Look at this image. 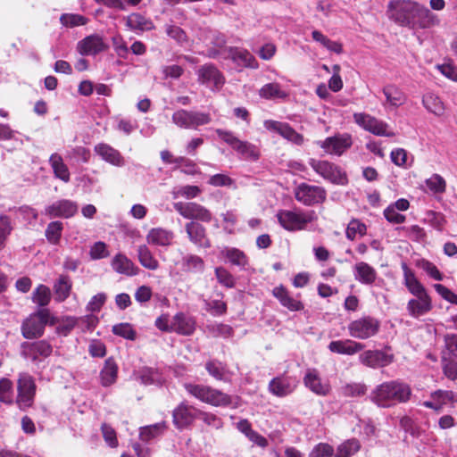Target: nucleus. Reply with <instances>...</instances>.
I'll return each instance as SVG.
<instances>
[{"label":"nucleus","instance_id":"nucleus-62","mask_svg":"<svg viewBox=\"0 0 457 457\" xmlns=\"http://www.w3.org/2000/svg\"><path fill=\"white\" fill-rule=\"evenodd\" d=\"M431 398L437 402L441 407L448 403L457 402V395L453 391L437 390L431 394Z\"/></svg>","mask_w":457,"mask_h":457},{"label":"nucleus","instance_id":"nucleus-58","mask_svg":"<svg viewBox=\"0 0 457 457\" xmlns=\"http://www.w3.org/2000/svg\"><path fill=\"white\" fill-rule=\"evenodd\" d=\"M198 419L212 428L219 429L223 426L221 418L212 412L199 410Z\"/></svg>","mask_w":457,"mask_h":457},{"label":"nucleus","instance_id":"nucleus-10","mask_svg":"<svg viewBox=\"0 0 457 457\" xmlns=\"http://www.w3.org/2000/svg\"><path fill=\"white\" fill-rule=\"evenodd\" d=\"M171 119L174 124L182 129H195L211 121V117L207 113L183 109L176 111Z\"/></svg>","mask_w":457,"mask_h":457},{"label":"nucleus","instance_id":"nucleus-20","mask_svg":"<svg viewBox=\"0 0 457 457\" xmlns=\"http://www.w3.org/2000/svg\"><path fill=\"white\" fill-rule=\"evenodd\" d=\"M185 230L189 241L201 248L211 247V241L207 236L206 228L197 221L191 220L185 225Z\"/></svg>","mask_w":457,"mask_h":457},{"label":"nucleus","instance_id":"nucleus-36","mask_svg":"<svg viewBox=\"0 0 457 457\" xmlns=\"http://www.w3.org/2000/svg\"><path fill=\"white\" fill-rule=\"evenodd\" d=\"M49 164L55 178L61 179L64 183H68L71 180L69 168L64 163L62 157L59 154L54 153L50 155Z\"/></svg>","mask_w":457,"mask_h":457},{"label":"nucleus","instance_id":"nucleus-61","mask_svg":"<svg viewBox=\"0 0 457 457\" xmlns=\"http://www.w3.org/2000/svg\"><path fill=\"white\" fill-rule=\"evenodd\" d=\"M172 194L174 198L181 196L186 199H193L201 194V189L197 186L187 185L179 187L177 190L173 191Z\"/></svg>","mask_w":457,"mask_h":457},{"label":"nucleus","instance_id":"nucleus-64","mask_svg":"<svg viewBox=\"0 0 457 457\" xmlns=\"http://www.w3.org/2000/svg\"><path fill=\"white\" fill-rule=\"evenodd\" d=\"M163 428V425L157 423L151 426L142 428L140 430V439L145 442H148L157 436Z\"/></svg>","mask_w":457,"mask_h":457},{"label":"nucleus","instance_id":"nucleus-21","mask_svg":"<svg viewBox=\"0 0 457 457\" xmlns=\"http://www.w3.org/2000/svg\"><path fill=\"white\" fill-rule=\"evenodd\" d=\"M297 386V380L292 377L279 376L270 380L269 391L278 397L292 394Z\"/></svg>","mask_w":457,"mask_h":457},{"label":"nucleus","instance_id":"nucleus-14","mask_svg":"<svg viewBox=\"0 0 457 457\" xmlns=\"http://www.w3.org/2000/svg\"><path fill=\"white\" fill-rule=\"evenodd\" d=\"M389 349L367 350L359 355V361L363 366L370 369H378L388 366L394 361V355Z\"/></svg>","mask_w":457,"mask_h":457},{"label":"nucleus","instance_id":"nucleus-52","mask_svg":"<svg viewBox=\"0 0 457 457\" xmlns=\"http://www.w3.org/2000/svg\"><path fill=\"white\" fill-rule=\"evenodd\" d=\"M0 402L7 404L13 403L12 382L6 378L0 379Z\"/></svg>","mask_w":457,"mask_h":457},{"label":"nucleus","instance_id":"nucleus-40","mask_svg":"<svg viewBox=\"0 0 457 457\" xmlns=\"http://www.w3.org/2000/svg\"><path fill=\"white\" fill-rule=\"evenodd\" d=\"M126 25L133 30L147 31L154 28L151 20L139 13H132L127 17Z\"/></svg>","mask_w":457,"mask_h":457},{"label":"nucleus","instance_id":"nucleus-1","mask_svg":"<svg viewBox=\"0 0 457 457\" xmlns=\"http://www.w3.org/2000/svg\"><path fill=\"white\" fill-rule=\"evenodd\" d=\"M388 18L401 27L411 29L438 26L440 19L425 5L411 0H393L387 4Z\"/></svg>","mask_w":457,"mask_h":457},{"label":"nucleus","instance_id":"nucleus-46","mask_svg":"<svg viewBox=\"0 0 457 457\" xmlns=\"http://www.w3.org/2000/svg\"><path fill=\"white\" fill-rule=\"evenodd\" d=\"M183 269L188 272H202L204 268L203 259L195 254H187L182 260Z\"/></svg>","mask_w":457,"mask_h":457},{"label":"nucleus","instance_id":"nucleus-25","mask_svg":"<svg viewBox=\"0 0 457 457\" xmlns=\"http://www.w3.org/2000/svg\"><path fill=\"white\" fill-rule=\"evenodd\" d=\"M433 308L432 300L429 295H423L410 299L407 303V311L410 316L418 319Z\"/></svg>","mask_w":457,"mask_h":457},{"label":"nucleus","instance_id":"nucleus-53","mask_svg":"<svg viewBox=\"0 0 457 457\" xmlns=\"http://www.w3.org/2000/svg\"><path fill=\"white\" fill-rule=\"evenodd\" d=\"M204 309L213 316L224 315L227 312V304L220 299H204Z\"/></svg>","mask_w":457,"mask_h":457},{"label":"nucleus","instance_id":"nucleus-22","mask_svg":"<svg viewBox=\"0 0 457 457\" xmlns=\"http://www.w3.org/2000/svg\"><path fill=\"white\" fill-rule=\"evenodd\" d=\"M77 49L81 55H96L107 49L103 37L98 34H92L78 43Z\"/></svg>","mask_w":457,"mask_h":457},{"label":"nucleus","instance_id":"nucleus-33","mask_svg":"<svg viewBox=\"0 0 457 457\" xmlns=\"http://www.w3.org/2000/svg\"><path fill=\"white\" fill-rule=\"evenodd\" d=\"M95 151L104 161L112 165L118 167L124 165V158L120 153L107 144L100 143L96 145Z\"/></svg>","mask_w":457,"mask_h":457},{"label":"nucleus","instance_id":"nucleus-63","mask_svg":"<svg viewBox=\"0 0 457 457\" xmlns=\"http://www.w3.org/2000/svg\"><path fill=\"white\" fill-rule=\"evenodd\" d=\"M215 275L220 284L222 286L232 288L235 287V278L233 275L223 267L215 269Z\"/></svg>","mask_w":457,"mask_h":457},{"label":"nucleus","instance_id":"nucleus-12","mask_svg":"<svg viewBox=\"0 0 457 457\" xmlns=\"http://www.w3.org/2000/svg\"><path fill=\"white\" fill-rule=\"evenodd\" d=\"M353 120L360 127L376 136L391 137L395 135L394 131L388 129V125L386 122L370 114L354 113Z\"/></svg>","mask_w":457,"mask_h":457},{"label":"nucleus","instance_id":"nucleus-34","mask_svg":"<svg viewBox=\"0 0 457 457\" xmlns=\"http://www.w3.org/2000/svg\"><path fill=\"white\" fill-rule=\"evenodd\" d=\"M205 370L216 380L229 382L232 373L227 365L218 360H211L205 363Z\"/></svg>","mask_w":457,"mask_h":457},{"label":"nucleus","instance_id":"nucleus-23","mask_svg":"<svg viewBox=\"0 0 457 457\" xmlns=\"http://www.w3.org/2000/svg\"><path fill=\"white\" fill-rule=\"evenodd\" d=\"M78 212V205L75 202L62 199L54 202L46 208V214L50 218L61 217L71 218Z\"/></svg>","mask_w":457,"mask_h":457},{"label":"nucleus","instance_id":"nucleus-8","mask_svg":"<svg viewBox=\"0 0 457 457\" xmlns=\"http://www.w3.org/2000/svg\"><path fill=\"white\" fill-rule=\"evenodd\" d=\"M216 134L243 158L252 160H257L259 158V151L255 145L247 141L240 140L231 131L217 129Z\"/></svg>","mask_w":457,"mask_h":457},{"label":"nucleus","instance_id":"nucleus-50","mask_svg":"<svg viewBox=\"0 0 457 457\" xmlns=\"http://www.w3.org/2000/svg\"><path fill=\"white\" fill-rule=\"evenodd\" d=\"M367 392V386L363 383H350L341 387L340 393L345 397H357L364 395Z\"/></svg>","mask_w":457,"mask_h":457},{"label":"nucleus","instance_id":"nucleus-24","mask_svg":"<svg viewBox=\"0 0 457 457\" xmlns=\"http://www.w3.org/2000/svg\"><path fill=\"white\" fill-rule=\"evenodd\" d=\"M224 54H226V59H231L237 65L254 70L259 67L255 57L247 50L239 49L237 47H228L225 48Z\"/></svg>","mask_w":457,"mask_h":457},{"label":"nucleus","instance_id":"nucleus-28","mask_svg":"<svg viewBox=\"0 0 457 457\" xmlns=\"http://www.w3.org/2000/svg\"><path fill=\"white\" fill-rule=\"evenodd\" d=\"M195 330V320L193 317L179 312L172 318V332L183 336H190Z\"/></svg>","mask_w":457,"mask_h":457},{"label":"nucleus","instance_id":"nucleus-43","mask_svg":"<svg viewBox=\"0 0 457 457\" xmlns=\"http://www.w3.org/2000/svg\"><path fill=\"white\" fill-rule=\"evenodd\" d=\"M117 372L118 368L115 362L111 359L106 360L105 364L100 373L102 385L104 386H109L110 385L113 384L117 378Z\"/></svg>","mask_w":457,"mask_h":457},{"label":"nucleus","instance_id":"nucleus-9","mask_svg":"<svg viewBox=\"0 0 457 457\" xmlns=\"http://www.w3.org/2000/svg\"><path fill=\"white\" fill-rule=\"evenodd\" d=\"M310 165L318 174L331 183L346 185L348 182L346 173L334 163L328 161L312 159Z\"/></svg>","mask_w":457,"mask_h":457},{"label":"nucleus","instance_id":"nucleus-45","mask_svg":"<svg viewBox=\"0 0 457 457\" xmlns=\"http://www.w3.org/2000/svg\"><path fill=\"white\" fill-rule=\"evenodd\" d=\"M221 253L233 265L245 267L247 264L246 255L237 248L225 247Z\"/></svg>","mask_w":457,"mask_h":457},{"label":"nucleus","instance_id":"nucleus-48","mask_svg":"<svg viewBox=\"0 0 457 457\" xmlns=\"http://www.w3.org/2000/svg\"><path fill=\"white\" fill-rule=\"evenodd\" d=\"M62 228L61 221L50 222L45 232L47 241L52 245H57L60 242Z\"/></svg>","mask_w":457,"mask_h":457},{"label":"nucleus","instance_id":"nucleus-37","mask_svg":"<svg viewBox=\"0 0 457 457\" xmlns=\"http://www.w3.org/2000/svg\"><path fill=\"white\" fill-rule=\"evenodd\" d=\"M173 237L174 235L171 231L162 228H154L148 232L146 241L151 245L167 246L171 244Z\"/></svg>","mask_w":457,"mask_h":457},{"label":"nucleus","instance_id":"nucleus-35","mask_svg":"<svg viewBox=\"0 0 457 457\" xmlns=\"http://www.w3.org/2000/svg\"><path fill=\"white\" fill-rule=\"evenodd\" d=\"M72 281L68 275L62 274L54 284L53 289L56 302H64L71 295Z\"/></svg>","mask_w":457,"mask_h":457},{"label":"nucleus","instance_id":"nucleus-42","mask_svg":"<svg viewBox=\"0 0 457 457\" xmlns=\"http://www.w3.org/2000/svg\"><path fill=\"white\" fill-rule=\"evenodd\" d=\"M424 107L435 115L441 116L445 112V106L441 99L433 93H427L422 97Z\"/></svg>","mask_w":457,"mask_h":457},{"label":"nucleus","instance_id":"nucleus-57","mask_svg":"<svg viewBox=\"0 0 457 457\" xmlns=\"http://www.w3.org/2000/svg\"><path fill=\"white\" fill-rule=\"evenodd\" d=\"M457 358L446 357L445 359H441L442 361V369L445 376L451 379H457Z\"/></svg>","mask_w":457,"mask_h":457},{"label":"nucleus","instance_id":"nucleus-3","mask_svg":"<svg viewBox=\"0 0 457 457\" xmlns=\"http://www.w3.org/2000/svg\"><path fill=\"white\" fill-rule=\"evenodd\" d=\"M184 387L189 395L201 402L212 406L225 407L231 403L230 395L212 386L201 384L186 383Z\"/></svg>","mask_w":457,"mask_h":457},{"label":"nucleus","instance_id":"nucleus-31","mask_svg":"<svg viewBox=\"0 0 457 457\" xmlns=\"http://www.w3.org/2000/svg\"><path fill=\"white\" fill-rule=\"evenodd\" d=\"M272 295L279 301L282 306L287 308L291 312L302 311L304 307L303 303L301 301L293 298L287 289L282 285L274 287Z\"/></svg>","mask_w":457,"mask_h":457},{"label":"nucleus","instance_id":"nucleus-13","mask_svg":"<svg viewBox=\"0 0 457 457\" xmlns=\"http://www.w3.org/2000/svg\"><path fill=\"white\" fill-rule=\"evenodd\" d=\"M295 199L304 205L310 206L323 203L326 200V190L318 186L300 184L295 190Z\"/></svg>","mask_w":457,"mask_h":457},{"label":"nucleus","instance_id":"nucleus-26","mask_svg":"<svg viewBox=\"0 0 457 457\" xmlns=\"http://www.w3.org/2000/svg\"><path fill=\"white\" fill-rule=\"evenodd\" d=\"M365 347V345L351 339L331 341L328 346L330 352L338 354L353 355Z\"/></svg>","mask_w":457,"mask_h":457},{"label":"nucleus","instance_id":"nucleus-7","mask_svg":"<svg viewBox=\"0 0 457 457\" xmlns=\"http://www.w3.org/2000/svg\"><path fill=\"white\" fill-rule=\"evenodd\" d=\"M379 328L378 320L370 316H363L348 324V332L353 338L366 340L376 336Z\"/></svg>","mask_w":457,"mask_h":457},{"label":"nucleus","instance_id":"nucleus-11","mask_svg":"<svg viewBox=\"0 0 457 457\" xmlns=\"http://www.w3.org/2000/svg\"><path fill=\"white\" fill-rule=\"evenodd\" d=\"M173 207L183 218L202 222H210L212 213L204 206L195 202H177Z\"/></svg>","mask_w":457,"mask_h":457},{"label":"nucleus","instance_id":"nucleus-39","mask_svg":"<svg viewBox=\"0 0 457 457\" xmlns=\"http://www.w3.org/2000/svg\"><path fill=\"white\" fill-rule=\"evenodd\" d=\"M259 96L262 98L271 100L276 98L286 99L288 94L282 89L280 84L272 82L263 85L259 90Z\"/></svg>","mask_w":457,"mask_h":457},{"label":"nucleus","instance_id":"nucleus-19","mask_svg":"<svg viewBox=\"0 0 457 457\" xmlns=\"http://www.w3.org/2000/svg\"><path fill=\"white\" fill-rule=\"evenodd\" d=\"M52 352V345L45 340L22 344V354L34 362L41 361L43 359L47 358L51 355Z\"/></svg>","mask_w":457,"mask_h":457},{"label":"nucleus","instance_id":"nucleus-51","mask_svg":"<svg viewBox=\"0 0 457 457\" xmlns=\"http://www.w3.org/2000/svg\"><path fill=\"white\" fill-rule=\"evenodd\" d=\"M360 449V443L356 439H351L341 444L337 450L335 457H351Z\"/></svg>","mask_w":457,"mask_h":457},{"label":"nucleus","instance_id":"nucleus-56","mask_svg":"<svg viewBox=\"0 0 457 457\" xmlns=\"http://www.w3.org/2000/svg\"><path fill=\"white\" fill-rule=\"evenodd\" d=\"M12 230V221L7 215H0V251L4 248L5 241Z\"/></svg>","mask_w":457,"mask_h":457},{"label":"nucleus","instance_id":"nucleus-15","mask_svg":"<svg viewBox=\"0 0 457 457\" xmlns=\"http://www.w3.org/2000/svg\"><path fill=\"white\" fill-rule=\"evenodd\" d=\"M263 126L267 130L276 132L287 141L292 142L297 145L303 144V137L300 133L296 132L288 123L281 122L273 120H266L263 122Z\"/></svg>","mask_w":457,"mask_h":457},{"label":"nucleus","instance_id":"nucleus-4","mask_svg":"<svg viewBox=\"0 0 457 457\" xmlns=\"http://www.w3.org/2000/svg\"><path fill=\"white\" fill-rule=\"evenodd\" d=\"M48 323L54 325L55 319L48 309H40L22 322V336L27 339L38 338L44 334L45 327Z\"/></svg>","mask_w":457,"mask_h":457},{"label":"nucleus","instance_id":"nucleus-60","mask_svg":"<svg viewBox=\"0 0 457 457\" xmlns=\"http://www.w3.org/2000/svg\"><path fill=\"white\" fill-rule=\"evenodd\" d=\"M166 34L177 43L184 45L187 43V36L186 32L179 27L173 24L165 25Z\"/></svg>","mask_w":457,"mask_h":457},{"label":"nucleus","instance_id":"nucleus-41","mask_svg":"<svg viewBox=\"0 0 457 457\" xmlns=\"http://www.w3.org/2000/svg\"><path fill=\"white\" fill-rule=\"evenodd\" d=\"M137 256L140 264L150 270H156L159 268V262L154 258L150 249L145 245H139L137 248Z\"/></svg>","mask_w":457,"mask_h":457},{"label":"nucleus","instance_id":"nucleus-59","mask_svg":"<svg viewBox=\"0 0 457 457\" xmlns=\"http://www.w3.org/2000/svg\"><path fill=\"white\" fill-rule=\"evenodd\" d=\"M112 333L116 336L121 337L125 339L135 340L137 337L136 331L129 323H120L114 325L112 329Z\"/></svg>","mask_w":457,"mask_h":457},{"label":"nucleus","instance_id":"nucleus-29","mask_svg":"<svg viewBox=\"0 0 457 457\" xmlns=\"http://www.w3.org/2000/svg\"><path fill=\"white\" fill-rule=\"evenodd\" d=\"M353 276L361 284L372 285L378 278V273L369 263L359 262L353 266Z\"/></svg>","mask_w":457,"mask_h":457},{"label":"nucleus","instance_id":"nucleus-17","mask_svg":"<svg viewBox=\"0 0 457 457\" xmlns=\"http://www.w3.org/2000/svg\"><path fill=\"white\" fill-rule=\"evenodd\" d=\"M198 81L202 84L212 85V90H220L225 83L222 73L213 64H204L197 71Z\"/></svg>","mask_w":457,"mask_h":457},{"label":"nucleus","instance_id":"nucleus-30","mask_svg":"<svg viewBox=\"0 0 457 457\" xmlns=\"http://www.w3.org/2000/svg\"><path fill=\"white\" fill-rule=\"evenodd\" d=\"M382 92L386 97V103H384V105L397 108L403 105L407 101L406 94L396 85H386L383 87Z\"/></svg>","mask_w":457,"mask_h":457},{"label":"nucleus","instance_id":"nucleus-55","mask_svg":"<svg viewBox=\"0 0 457 457\" xmlns=\"http://www.w3.org/2000/svg\"><path fill=\"white\" fill-rule=\"evenodd\" d=\"M60 21L65 27L73 28L87 24L88 19L80 14L64 13L61 16Z\"/></svg>","mask_w":457,"mask_h":457},{"label":"nucleus","instance_id":"nucleus-27","mask_svg":"<svg viewBox=\"0 0 457 457\" xmlns=\"http://www.w3.org/2000/svg\"><path fill=\"white\" fill-rule=\"evenodd\" d=\"M112 270L125 276L132 277L138 274L139 269L123 253L116 254L111 262Z\"/></svg>","mask_w":457,"mask_h":457},{"label":"nucleus","instance_id":"nucleus-47","mask_svg":"<svg viewBox=\"0 0 457 457\" xmlns=\"http://www.w3.org/2000/svg\"><path fill=\"white\" fill-rule=\"evenodd\" d=\"M51 300L50 288L45 285H39L32 294V301L40 307L48 305Z\"/></svg>","mask_w":457,"mask_h":457},{"label":"nucleus","instance_id":"nucleus-44","mask_svg":"<svg viewBox=\"0 0 457 457\" xmlns=\"http://www.w3.org/2000/svg\"><path fill=\"white\" fill-rule=\"evenodd\" d=\"M312 37L315 42L320 43L330 52L336 54H341L343 52V46L340 43L330 40L319 30H313Z\"/></svg>","mask_w":457,"mask_h":457},{"label":"nucleus","instance_id":"nucleus-18","mask_svg":"<svg viewBox=\"0 0 457 457\" xmlns=\"http://www.w3.org/2000/svg\"><path fill=\"white\" fill-rule=\"evenodd\" d=\"M352 144V137L348 134L336 135L320 142V147L324 149L326 153L337 155H341L351 147Z\"/></svg>","mask_w":457,"mask_h":457},{"label":"nucleus","instance_id":"nucleus-54","mask_svg":"<svg viewBox=\"0 0 457 457\" xmlns=\"http://www.w3.org/2000/svg\"><path fill=\"white\" fill-rule=\"evenodd\" d=\"M367 231V227L364 223L359 220H352L345 231L346 237L350 240H354L357 235L364 236Z\"/></svg>","mask_w":457,"mask_h":457},{"label":"nucleus","instance_id":"nucleus-49","mask_svg":"<svg viewBox=\"0 0 457 457\" xmlns=\"http://www.w3.org/2000/svg\"><path fill=\"white\" fill-rule=\"evenodd\" d=\"M445 348L441 353V359L446 357L457 358V335L447 334L445 336Z\"/></svg>","mask_w":457,"mask_h":457},{"label":"nucleus","instance_id":"nucleus-2","mask_svg":"<svg viewBox=\"0 0 457 457\" xmlns=\"http://www.w3.org/2000/svg\"><path fill=\"white\" fill-rule=\"evenodd\" d=\"M411 395V389L408 384L392 380L377 386L370 393V399L378 407L389 408L408 402Z\"/></svg>","mask_w":457,"mask_h":457},{"label":"nucleus","instance_id":"nucleus-16","mask_svg":"<svg viewBox=\"0 0 457 457\" xmlns=\"http://www.w3.org/2000/svg\"><path fill=\"white\" fill-rule=\"evenodd\" d=\"M198 413L199 409L183 402L173 411V423L177 428L184 429L198 419Z\"/></svg>","mask_w":457,"mask_h":457},{"label":"nucleus","instance_id":"nucleus-32","mask_svg":"<svg viewBox=\"0 0 457 457\" xmlns=\"http://www.w3.org/2000/svg\"><path fill=\"white\" fill-rule=\"evenodd\" d=\"M304 385L318 395H327L330 391L328 383H323L315 370H308L303 378Z\"/></svg>","mask_w":457,"mask_h":457},{"label":"nucleus","instance_id":"nucleus-5","mask_svg":"<svg viewBox=\"0 0 457 457\" xmlns=\"http://www.w3.org/2000/svg\"><path fill=\"white\" fill-rule=\"evenodd\" d=\"M279 224L288 231L302 230L317 219L313 211L281 210L277 213Z\"/></svg>","mask_w":457,"mask_h":457},{"label":"nucleus","instance_id":"nucleus-38","mask_svg":"<svg viewBox=\"0 0 457 457\" xmlns=\"http://www.w3.org/2000/svg\"><path fill=\"white\" fill-rule=\"evenodd\" d=\"M404 285L415 297L428 295L424 286L406 266H404Z\"/></svg>","mask_w":457,"mask_h":457},{"label":"nucleus","instance_id":"nucleus-6","mask_svg":"<svg viewBox=\"0 0 457 457\" xmlns=\"http://www.w3.org/2000/svg\"><path fill=\"white\" fill-rule=\"evenodd\" d=\"M37 386L32 376L21 373L17 380L16 403L22 411L32 406L36 395Z\"/></svg>","mask_w":457,"mask_h":457}]
</instances>
